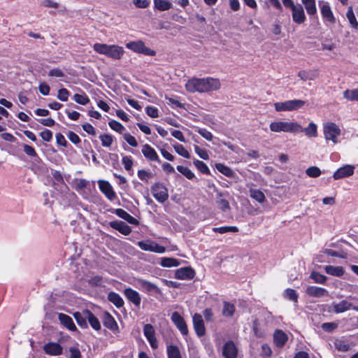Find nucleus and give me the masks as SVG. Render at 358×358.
Segmentation results:
<instances>
[{"label": "nucleus", "instance_id": "obj_61", "mask_svg": "<svg viewBox=\"0 0 358 358\" xmlns=\"http://www.w3.org/2000/svg\"><path fill=\"white\" fill-rule=\"evenodd\" d=\"M124 139L127 141L128 144H129L132 147H137L138 146V142L136 140L135 137L131 136L130 134H124Z\"/></svg>", "mask_w": 358, "mask_h": 358}, {"label": "nucleus", "instance_id": "obj_29", "mask_svg": "<svg viewBox=\"0 0 358 358\" xmlns=\"http://www.w3.org/2000/svg\"><path fill=\"white\" fill-rule=\"evenodd\" d=\"M113 213H114L119 217L126 220L129 224H134V225L138 224V221L135 217L131 216L127 211H125L124 210H123L122 208L115 209L113 210Z\"/></svg>", "mask_w": 358, "mask_h": 358}, {"label": "nucleus", "instance_id": "obj_44", "mask_svg": "<svg viewBox=\"0 0 358 358\" xmlns=\"http://www.w3.org/2000/svg\"><path fill=\"white\" fill-rule=\"evenodd\" d=\"M343 97L348 101H358V89L347 90L344 91Z\"/></svg>", "mask_w": 358, "mask_h": 358}, {"label": "nucleus", "instance_id": "obj_52", "mask_svg": "<svg viewBox=\"0 0 358 358\" xmlns=\"http://www.w3.org/2000/svg\"><path fill=\"white\" fill-rule=\"evenodd\" d=\"M175 151L180 156L189 159L190 157V155L189 152L185 149V148L181 144H176L173 145Z\"/></svg>", "mask_w": 358, "mask_h": 358}, {"label": "nucleus", "instance_id": "obj_4", "mask_svg": "<svg viewBox=\"0 0 358 358\" xmlns=\"http://www.w3.org/2000/svg\"><path fill=\"white\" fill-rule=\"evenodd\" d=\"M324 138L327 141H331L334 143L338 142V137L341 134V129L334 122H326L323 126Z\"/></svg>", "mask_w": 358, "mask_h": 358}, {"label": "nucleus", "instance_id": "obj_34", "mask_svg": "<svg viewBox=\"0 0 358 358\" xmlns=\"http://www.w3.org/2000/svg\"><path fill=\"white\" fill-rule=\"evenodd\" d=\"M85 310L83 312H76L73 313V317L76 320V322L81 328H87V320L88 317L86 316Z\"/></svg>", "mask_w": 358, "mask_h": 358}, {"label": "nucleus", "instance_id": "obj_15", "mask_svg": "<svg viewBox=\"0 0 358 358\" xmlns=\"http://www.w3.org/2000/svg\"><path fill=\"white\" fill-rule=\"evenodd\" d=\"M195 276V271L191 267H183L176 271L175 278L182 280H192Z\"/></svg>", "mask_w": 358, "mask_h": 358}, {"label": "nucleus", "instance_id": "obj_55", "mask_svg": "<svg viewBox=\"0 0 358 358\" xmlns=\"http://www.w3.org/2000/svg\"><path fill=\"white\" fill-rule=\"evenodd\" d=\"M99 138L103 147H110L113 142V138L110 134H102L99 136Z\"/></svg>", "mask_w": 358, "mask_h": 358}, {"label": "nucleus", "instance_id": "obj_12", "mask_svg": "<svg viewBox=\"0 0 358 358\" xmlns=\"http://www.w3.org/2000/svg\"><path fill=\"white\" fill-rule=\"evenodd\" d=\"M143 334L148 341L151 348L156 349L158 347V342L155 337V331L154 327L150 324H147L143 327Z\"/></svg>", "mask_w": 358, "mask_h": 358}, {"label": "nucleus", "instance_id": "obj_31", "mask_svg": "<svg viewBox=\"0 0 358 358\" xmlns=\"http://www.w3.org/2000/svg\"><path fill=\"white\" fill-rule=\"evenodd\" d=\"M301 132H304L308 138H315L317 136V127L315 123L310 122L306 128L301 126V129L297 131V134Z\"/></svg>", "mask_w": 358, "mask_h": 358}, {"label": "nucleus", "instance_id": "obj_41", "mask_svg": "<svg viewBox=\"0 0 358 358\" xmlns=\"http://www.w3.org/2000/svg\"><path fill=\"white\" fill-rule=\"evenodd\" d=\"M166 352L168 358H182L179 348L173 345L167 346Z\"/></svg>", "mask_w": 358, "mask_h": 358}, {"label": "nucleus", "instance_id": "obj_17", "mask_svg": "<svg viewBox=\"0 0 358 358\" xmlns=\"http://www.w3.org/2000/svg\"><path fill=\"white\" fill-rule=\"evenodd\" d=\"M142 154L146 159L150 162H156L160 163L159 155L155 150L148 144L142 146Z\"/></svg>", "mask_w": 358, "mask_h": 358}, {"label": "nucleus", "instance_id": "obj_56", "mask_svg": "<svg viewBox=\"0 0 358 358\" xmlns=\"http://www.w3.org/2000/svg\"><path fill=\"white\" fill-rule=\"evenodd\" d=\"M137 175L141 180L146 182H148L149 179L152 177V173L151 172L143 169L138 171Z\"/></svg>", "mask_w": 358, "mask_h": 358}, {"label": "nucleus", "instance_id": "obj_60", "mask_svg": "<svg viewBox=\"0 0 358 358\" xmlns=\"http://www.w3.org/2000/svg\"><path fill=\"white\" fill-rule=\"evenodd\" d=\"M197 132L206 140L211 141L213 138V135L210 131L204 128H200L197 130Z\"/></svg>", "mask_w": 358, "mask_h": 358}, {"label": "nucleus", "instance_id": "obj_13", "mask_svg": "<svg viewBox=\"0 0 358 358\" xmlns=\"http://www.w3.org/2000/svg\"><path fill=\"white\" fill-rule=\"evenodd\" d=\"M203 93L218 90L221 87L218 78L207 77L203 78Z\"/></svg>", "mask_w": 358, "mask_h": 358}, {"label": "nucleus", "instance_id": "obj_21", "mask_svg": "<svg viewBox=\"0 0 358 358\" xmlns=\"http://www.w3.org/2000/svg\"><path fill=\"white\" fill-rule=\"evenodd\" d=\"M229 196V194L226 192H217L216 203L217 207L221 210L225 212L230 209L229 203L227 199V197Z\"/></svg>", "mask_w": 358, "mask_h": 358}, {"label": "nucleus", "instance_id": "obj_28", "mask_svg": "<svg viewBox=\"0 0 358 358\" xmlns=\"http://www.w3.org/2000/svg\"><path fill=\"white\" fill-rule=\"evenodd\" d=\"M321 14L325 20L334 24L336 22V18L334 16L333 12L329 6V3L325 2L320 6Z\"/></svg>", "mask_w": 358, "mask_h": 358}, {"label": "nucleus", "instance_id": "obj_1", "mask_svg": "<svg viewBox=\"0 0 358 358\" xmlns=\"http://www.w3.org/2000/svg\"><path fill=\"white\" fill-rule=\"evenodd\" d=\"M93 49L96 52L115 60L120 59L124 54V48L117 45L96 43L93 45Z\"/></svg>", "mask_w": 358, "mask_h": 358}, {"label": "nucleus", "instance_id": "obj_33", "mask_svg": "<svg viewBox=\"0 0 358 358\" xmlns=\"http://www.w3.org/2000/svg\"><path fill=\"white\" fill-rule=\"evenodd\" d=\"M85 314L88 317L87 320L90 326L96 331L101 329V324L98 318L89 310H85Z\"/></svg>", "mask_w": 358, "mask_h": 358}, {"label": "nucleus", "instance_id": "obj_46", "mask_svg": "<svg viewBox=\"0 0 358 358\" xmlns=\"http://www.w3.org/2000/svg\"><path fill=\"white\" fill-rule=\"evenodd\" d=\"M73 100L77 103L83 106L87 105L90 101V98L84 92L83 94H75L73 95Z\"/></svg>", "mask_w": 358, "mask_h": 358}, {"label": "nucleus", "instance_id": "obj_43", "mask_svg": "<svg viewBox=\"0 0 358 358\" xmlns=\"http://www.w3.org/2000/svg\"><path fill=\"white\" fill-rule=\"evenodd\" d=\"M236 308L234 304L227 302L224 301L223 303V308H222V315L224 317H231L234 312H235Z\"/></svg>", "mask_w": 358, "mask_h": 358}, {"label": "nucleus", "instance_id": "obj_64", "mask_svg": "<svg viewBox=\"0 0 358 358\" xmlns=\"http://www.w3.org/2000/svg\"><path fill=\"white\" fill-rule=\"evenodd\" d=\"M203 314L206 322H212L214 321V314L211 308H206Z\"/></svg>", "mask_w": 358, "mask_h": 358}, {"label": "nucleus", "instance_id": "obj_26", "mask_svg": "<svg viewBox=\"0 0 358 358\" xmlns=\"http://www.w3.org/2000/svg\"><path fill=\"white\" fill-rule=\"evenodd\" d=\"M288 340L287 335L282 330L277 329L273 334V342L278 348L283 347Z\"/></svg>", "mask_w": 358, "mask_h": 358}, {"label": "nucleus", "instance_id": "obj_16", "mask_svg": "<svg viewBox=\"0 0 358 358\" xmlns=\"http://www.w3.org/2000/svg\"><path fill=\"white\" fill-rule=\"evenodd\" d=\"M355 171V166L352 165H345L339 168L333 175L334 180H339L341 178L350 177L353 175Z\"/></svg>", "mask_w": 358, "mask_h": 358}, {"label": "nucleus", "instance_id": "obj_10", "mask_svg": "<svg viewBox=\"0 0 358 358\" xmlns=\"http://www.w3.org/2000/svg\"><path fill=\"white\" fill-rule=\"evenodd\" d=\"M185 89L191 93H203V78H193L185 84Z\"/></svg>", "mask_w": 358, "mask_h": 358}, {"label": "nucleus", "instance_id": "obj_30", "mask_svg": "<svg viewBox=\"0 0 358 358\" xmlns=\"http://www.w3.org/2000/svg\"><path fill=\"white\" fill-rule=\"evenodd\" d=\"M103 323L106 328L111 331H115L118 329L117 324L114 317L108 312L103 314Z\"/></svg>", "mask_w": 358, "mask_h": 358}, {"label": "nucleus", "instance_id": "obj_22", "mask_svg": "<svg viewBox=\"0 0 358 358\" xmlns=\"http://www.w3.org/2000/svg\"><path fill=\"white\" fill-rule=\"evenodd\" d=\"M292 12V19L294 22L301 24L305 21L306 15L301 5L297 4L296 6H294Z\"/></svg>", "mask_w": 358, "mask_h": 358}, {"label": "nucleus", "instance_id": "obj_37", "mask_svg": "<svg viewBox=\"0 0 358 358\" xmlns=\"http://www.w3.org/2000/svg\"><path fill=\"white\" fill-rule=\"evenodd\" d=\"M160 265L162 267H176L180 265V261L177 259L172 257H162L161 258Z\"/></svg>", "mask_w": 358, "mask_h": 358}, {"label": "nucleus", "instance_id": "obj_6", "mask_svg": "<svg viewBox=\"0 0 358 358\" xmlns=\"http://www.w3.org/2000/svg\"><path fill=\"white\" fill-rule=\"evenodd\" d=\"M126 47L134 52L141 53L145 55L155 56L156 52L147 48L142 41H131L126 43Z\"/></svg>", "mask_w": 358, "mask_h": 358}, {"label": "nucleus", "instance_id": "obj_63", "mask_svg": "<svg viewBox=\"0 0 358 358\" xmlns=\"http://www.w3.org/2000/svg\"><path fill=\"white\" fill-rule=\"evenodd\" d=\"M298 77H299L303 81H306L308 80H313V76H310V72L306 70H302L298 72Z\"/></svg>", "mask_w": 358, "mask_h": 358}, {"label": "nucleus", "instance_id": "obj_23", "mask_svg": "<svg viewBox=\"0 0 358 358\" xmlns=\"http://www.w3.org/2000/svg\"><path fill=\"white\" fill-rule=\"evenodd\" d=\"M58 319L62 326L66 328L68 330L71 331H75L77 330V328L73 321V319L64 314V313H58Z\"/></svg>", "mask_w": 358, "mask_h": 358}, {"label": "nucleus", "instance_id": "obj_42", "mask_svg": "<svg viewBox=\"0 0 358 358\" xmlns=\"http://www.w3.org/2000/svg\"><path fill=\"white\" fill-rule=\"evenodd\" d=\"M334 345L338 350L341 352H347L351 348L350 344L346 340L344 339L336 340L334 343Z\"/></svg>", "mask_w": 358, "mask_h": 358}, {"label": "nucleus", "instance_id": "obj_32", "mask_svg": "<svg viewBox=\"0 0 358 358\" xmlns=\"http://www.w3.org/2000/svg\"><path fill=\"white\" fill-rule=\"evenodd\" d=\"M325 272L331 275L341 277L345 273V270L342 266H334L331 265L325 266L324 268Z\"/></svg>", "mask_w": 358, "mask_h": 358}, {"label": "nucleus", "instance_id": "obj_50", "mask_svg": "<svg viewBox=\"0 0 358 358\" xmlns=\"http://www.w3.org/2000/svg\"><path fill=\"white\" fill-rule=\"evenodd\" d=\"M176 169L180 173H182L189 180H192L195 178L194 173L187 167L179 165Z\"/></svg>", "mask_w": 358, "mask_h": 358}, {"label": "nucleus", "instance_id": "obj_39", "mask_svg": "<svg viewBox=\"0 0 358 358\" xmlns=\"http://www.w3.org/2000/svg\"><path fill=\"white\" fill-rule=\"evenodd\" d=\"M155 7L161 11L168 10L172 7L171 2L166 0H154Z\"/></svg>", "mask_w": 358, "mask_h": 358}, {"label": "nucleus", "instance_id": "obj_51", "mask_svg": "<svg viewBox=\"0 0 358 358\" xmlns=\"http://www.w3.org/2000/svg\"><path fill=\"white\" fill-rule=\"evenodd\" d=\"M310 278L313 280L315 283L325 284L327 277L318 272L313 271L311 273Z\"/></svg>", "mask_w": 358, "mask_h": 358}, {"label": "nucleus", "instance_id": "obj_53", "mask_svg": "<svg viewBox=\"0 0 358 358\" xmlns=\"http://www.w3.org/2000/svg\"><path fill=\"white\" fill-rule=\"evenodd\" d=\"M306 173L310 178H317L321 175L322 172L317 166H310L306 170Z\"/></svg>", "mask_w": 358, "mask_h": 358}, {"label": "nucleus", "instance_id": "obj_3", "mask_svg": "<svg viewBox=\"0 0 358 358\" xmlns=\"http://www.w3.org/2000/svg\"><path fill=\"white\" fill-rule=\"evenodd\" d=\"M306 102L300 99L287 100L274 103V108L277 112H289L297 110L305 105Z\"/></svg>", "mask_w": 358, "mask_h": 358}, {"label": "nucleus", "instance_id": "obj_20", "mask_svg": "<svg viewBox=\"0 0 358 358\" xmlns=\"http://www.w3.org/2000/svg\"><path fill=\"white\" fill-rule=\"evenodd\" d=\"M237 348L232 341L227 342L222 348V355L225 358H236Z\"/></svg>", "mask_w": 358, "mask_h": 358}, {"label": "nucleus", "instance_id": "obj_57", "mask_svg": "<svg viewBox=\"0 0 358 358\" xmlns=\"http://www.w3.org/2000/svg\"><path fill=\"white\" fill-rule=\"evenodd\" d=\"M122 162L124 169L127 171H130L132 169L134 162H133L132 157L131 156H124L122 157Z\"/></svg>", "mask_w": 358, "mask_h": 358}, {"label": "nucleus", "instance_id": "obj_27", "mask_svg": "<svg viewBox=\"0 0 358 358\" xmlns=\"http://www.w3.org/2000/svg\"><path fill=\"white\" fill-rule=\"evenodd\" d=\"M109 224L113 229L117 230L124 235H129L131 232V227L122 221H113Z\"/></svg>", "mask_w": 358, "mask_h": 358}, {"label": "nucleus", "instance_id": "obj_49", "mask_svg": "<svg viewBox=\"0 0 358 358\" xmlns=\"http://www.w3.org/2000/svg\"><path fill=\"white\" fill-rule=\"evenodd\" d=\"M346 17L351 24V26L355 29L358 28V22L355 17L352 7H350L347 11Z\"/></svg>", "mask_w": 358, "mask_h": 358}, {"label": "nucleus", "instance_id": "obj_9", "mask_svg": "<svg viewBox=\"0 0 358 358\" xmlns=\"http://www.w3.org/2000/svg\"><path fill=\"white\" fill-rule=\"evenodd\" d=\"M171 319L173 323L183 336L187 335L188 329L187 324L184 318L180 315L179 313L173 312L171 314Z\"/></svg>", "mask_w": 358, "mask_h": 358}, {"label": "nucleus", "instance_id": "obj_62", "mask_svg": "<svg viewBox=\"0 0 358 358\" xmlns=\"http://www.w3.org/2000/svg\"><path fill=\"white\" fill-rule=\"evenodd\" d=\"M48 76L50 77H56V78H64V73L62 70L58 68H55L49 71Z\"/></svg>", "mask_w": 358, "mask_h": 358}, {"label": "nucleus", "instance_id": "obj_18", "mask_svg": "<svg viewBox=\"0 0 358 358\" xmlns=\"http://www.w3.org/2000/svg\"><path fill=\"white\" fill-rule=\"evenodd\" d=\"M136 282L139 287L145 292L156 294H161L162 292L161 289L155 284L146 280L139 278L136 280Z\"/></svg>", "mask_w": 358, "mask_h": 358}, {"label": "nucleus", "instance_id": "obj_25", "mask_svg": "<svg viewBox=\"0 0 358 358\" xmlns=\"http://www.w3.org/2000/svg\"><path fill=\"white\" fill-rule=\"evenodd\" d=\"M306 293L310 296L320 298L327 296L328 292L322 287L308 286L306 289Z\"/></svg>", "mask_w": 358, "mask_h": 358}, {"label": "nucleus", "instance_id": "obj_54", "mask_svg": "<svg viewBox=\"0 0 358 358\" xmlns=\"http://www.w3.org/2000/svg\"><path fill=\"white\" fill-rule=\"evenodd\" d=\"M108 125L113 130L120 134H122V132L125 130L124 127L116 120L110 121L108 122Z\"/></svg>", "mask_w": 358, "mask_h": 358}, {"label": "nucleus", "instance_id": "obj_48", "mask_svg": "<svg viewBox=\"0 0 358 358\" xmlns=\"http://www.w3.org/2000/svg\"><path fill=\"white\" fill-rule=\"evenodd\" d=\"M213 231L220 234H226L228 232H238V229L234 226H224L220 227H215L213 229Z\"/></svg>", "mask_w": 358, "mask_h": 358}, {"label": "nucleus", "instance_id": "obj_36", "mask_svg": "<svg viewBox=\"0 0 358 358\" xmlns=\"http://www.w3.org/2000/svg\"><path fill=\"white\" fill-rule=\"evenodd\" d=\"M249 194L252 199H255L260 203L264 202L266 199L264 194L259 189L250 188Z\"/></svg>", "mask_w": 358, "mask_h": 358}, {"label": "nucleus", "instance_id": "obj_11", "mask_svg": "<svg viewBox=\"0 0 358 358\" xmlns=\"http://www.w3.org/2000/svg\"><path fill=\"white\" fill-rule=\"evenodd\" d=\"M350 309L358 312V306H355L347 300H342L338 303H332V310L335 313H342Z\"/></svg>", "mask_w": 358, "mask_h": 358}, {"label": "nucleus", "instance_id": "obj_7", "mask_svg": "<svg viewBox=\"0 0 358 358\" xmlns=\"http://www.w3.org/2000/svg\"><path fill=\"white\" fill-rule=\"evenodd\" d=\"M138 245L141 250L145 251H150L159 254L164 253L166 251V248L164 246L151 241H139L138 242Z\"/></svg>", "mask_w": 358, "mask_h": 358}, {"label": "nucleus", "instance_id": "obj_35", "mask_svg": "<svg viewBox=\"0 0 358 358\" xmlns=\"http://www.w3.org/2000/svg\"><path fill=\"white\" fill-rule=\"evenodd\" d=\"M108 299L118 308L122 307L124 305V301L122 298L116 292H109L108 295Z\"/></svg>", "mask_w": 358, "mask_h": 358}, {"label": "nucleus", "instance_id": "obj_14", "mask_svg": "<svg viewBox=\"0 0 358 358\" xmlns=\"http://www.w3.org/2000/svg\"><path fill=\"white\" fill-rule=\"evenodd\" d=\"M192 321L194 329L197 336H203L206 334V328L202 315L199 313H195L192 317Z\"/></svg>", "mask_w": 358, "mask_h": 358}, {"label": "nucleus", "instance_id": "obj_40", "mask_svg": "<svg viewBox=\"0 0 358 358\" xmlns=\"http://www.w3.org/2000/svg\"><path fill=\"white\" fill-rule=\"evenodd\" d=\"M302 3H303L307 13L308 15H315L317 13V8L315 6V0H302Z\"/></svg>", "mask_w": 358, "mask_h": 358}, {"label": "nucleus", "instance_id": "obj_19", "mask_svg": "<svg viewBox=\"0 0 358 358\" xmlns=\"http://www.w3.org/2000/svg\"><path fill=\"white\" fill-rule=\"evenodd\" d=\"M125 297L131 301L136 307H139L141 305V296L138 292L129 287L124 290Z\"/></svg>", "mask_w": 358, "mask_h": 358}, {"label": "nucleus", "instance_id": "obj_24", "mask_svg": "<svg viewBox=\"0 0 358 358\" xmlns=\"http://www.w3.org/2000/svg\"><path fill=\"white\" fill-rule=\"evenodd\" d=\"M45 352L51 356H57L62 353V346L57 343H48L43 346Z\"/></svg>", "mask_w": 358, "mask_h": 358}, {"label": "nucleus", "instance_id": "obj_38", "mask_svg": "<svg viewBox=\"0 0 358 358\" xmlns=\"http://www.w3.org/2000/svg\"><path fill=\"white\" fill-rule=\"evenodd\" d=\"M282 296L289 301H293L294 303L298 302L299 294L296 291L293 289H286L282 293Z\"/></svg>", "mask_w": 358, "mask_h": 358}, {"label": "nucleus", "instance_id": "obj_47", "mask_svg": "<svg viewBox=\"0 0 358 358\" xmlns=\"http://www.w3.org/2000/svg\"><path fill=\"white\" fill-rule=\"evenodd\" d=\"M196 169L202 173L209 175L210 173V169L208 166L202 161L194 159L193 162Z\"/></svg>", "mask_w": 358, "mask_h": 358}, {"label": "nucleus", "instance_id": "obj_45", "mask_svg": "<svg viewBox=\"0 0 358 358\" xmlns=\"http://www.w3.org/2000/svg\"><path fill=\"white\" fill-rule=\"evenodd\" d=\"M217 170L224 175L225 176L231 178L234 176V172L228 166H225L223 164H216Z\"/></svg>", "mask_w": 358, "mask_h": 358}, {"label": "nucleus", "instance_id": "obj_58", "mask_svg": "<svg viewBox=\"0 0 358 358\" xmlns=\"http://www.w3.org/2000/svg\"><path fill=\"white\" fill-rule=\"evenodd\" d=\"M70 93L66 88L58 90L57 98L62 101H67Z\"/></svg>", "mask_w": 358, "mask_h": 358}, {"label": "nucleus", "instance_id": "obj_59", "mask_svg": "<svg viewBox=\"0 0 358 358\" xmlns=\"http://www.w3.org/2000/svg\"><path fill=\"white\" fill-rule=\"evenodd\" d=\"M194 148L195 152L200 158L204 160H208L209 159V155L206 150L200 148L198 145H194Z\"/></svg>", "mask_w": 358, "mask_h": 358}, {"label": "nucleus", "instance_id": "obj_2", "mask_svg": "<svg viewBox=\"0 0 358 358\" xmlns=\"http://www.w3.org/2000/svg\"><path fill=\"white\" fill-rule=\"evenodd\" d=\"M270 130L273 132L294 133L301 129V124L296 122L274 121L269 124Z\"/></svg>", "mask_w": 358, "mask_h": 358}, {"label": "nucleus", "instance_id": "obj_5", "mask_svg": "<svg viewBox=\"0 0 358 358\" xmlns=\"http://www.w3.org/2000/svg\"><path fill=\"white\" fill-rule=\"evenodd\" d=\"M151 192L155 199L159 203L165 202L169 198V192L162 182H155L151 187Z\"/></svg>", "mask_w": 358, "mask_h": 358}, {"label": "nucleus", "instance_id": "obj_8", "mask_svg": "<svg viewBox=\"0 0 358 358\" xmlns=\"http://www.w3.org/2000/svg\"><path fill=\"white\" fill-rule=\"evenodd\" d=\"M98 185L100 191L106 196V197L113 201L117 198L116 193L113 190L112 185L106 180H99Z\"/></svg>", "mask_w": 358, "mask_h": 358}]
</instances>
